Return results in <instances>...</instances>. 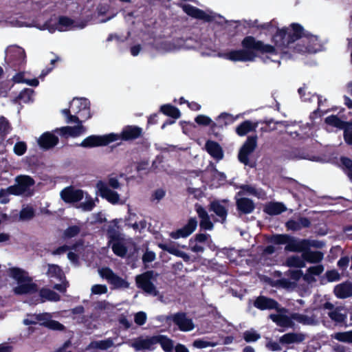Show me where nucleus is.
Here are the masks:
<instances>
[{"mask_svg":"<svg viewBox=\"0 0 352 352\" xmlns=\"http://www.w3.org/2000/svg\"><path fill=\"white\" fill-rule=\"evenodd\" d=\"M81 228L79 226L73 225L65 229L63 233L62 238L64 240L69 239L78 236L80 232Z\"/></svg>","mask_w":352,"mask_h":352,"instance_id":"obj_47","label":"nucleus"},{"mask_svg":"<svg viewBox=\"0 0 352 352\" xmlns=\"http://www.w3.org/2000/svg\"><path fill=\"white\" fill-rule=\"evenodd\" d=\"M38 290V286L36 283L26 281L18 283V285L14 288V292L18 295L34 294Z\"/></svg>","mask_w":352,"mask_h":352,"instance_id":"obj_26","label":"nucleus"},{"mask_svg":"<svg viewBox=\"0 0 352 352\" xmlns=\"http://www.w3.org/2000/svg\"><path fill=\"white\" fill-rule=\"evenodd\" d=\"M153 345H155L154 336L146 337V338H144L142 336H139L136 338H134L131 342L129 343V346L132 347L135 351L153 350Z\"/></svg>","mask_w":352,"mask_h":352,"instance_id":"obj_16","label":"nucleus"},{"mask_svg":"<svg viewBox=\"0 0 352 352\" xmlns=\"http://www.w3.org/2000/svg\"><path fill=\"white\" fill-rule=\"evenodd\" d=\"M10 128V123L8 120L4 118H0V144H1L7 134L9 133V129Z\"/></svg>","mask_w":352,"mask_h":352,"instance_id":"obj_49","label":"nucleus"},{"mask_svg":"<svg viewBox=\"0 0 352 352\" xmlns=\"http://www.w3.org/2000/svg\"><path fill=\"white\" fill-rule=\"evenodd\" d=\"M209 210L214 212L221 219L222 223L226 221L228 216V209L219 201L214 200L211 201L209 205Z\"/></svg>","mask_w":352,"mask_h":352,"instance_id":"obj_29","label":"nucleus"},{"mask_svg":"<svg viewBox=\"0 0 352 352\" xmlns=\"http://www.w3.org/2000/svg\"><path fill=\"white\" fill-rule=\"evenodd\" d=\"M243 338L248 343L254 342L261 338V335L254 329H251L250 330H247L243 332Z\"/></svg>","mask_w":352,"mask_h":352,"instance_id":"obj_53","label":"nucleus"},{"mask_svg":"<svg viewBox=\"0 0 352 352\" xmlns=\"http://www.w3.org/2000/svg\"><path fill=\"white\" fill-rule=\"evenodd\" d=\"M39 296L41 298V302L45 301L58 302L60 300V296L56 292L48 289L41 288L39 291Z\"/></svg>","mask_w":352,"mask_h":352,"instance_id":"obj_34","label":"nucleus"},{"mask_svg":"<svg viewBox=\"0 0 352 352\" xmlns=\"http://www.w3.org/2000/svg\"><path fill=\"white\" fill-rule=\"evenodd\" d=\"M58 141V138L56 135L47 131L40 136L38 144L42 149L47 151L56 146Z\"/></svg>","mask_w":352,"mask_h":352,"instance_id":"obj_19","label":"nucleus"},{"mask_svg":"<svg viewBox=\"0 0 352 352\" xmlns=\"http://www.w3.org/2000/svg\"><path fill=\"white\" fill-rule=\"evenodd\" d=\"M236 210L240 215L252 213L255 209V204L248 197H241L236 201Z\"/></svg>","mask_w":352,"mask_h":352,"instance_id":"obj_23","label":"nucleus"},{"mask_svg":"<svg viewBox=\"0 0 352 352\" xmlns=\"http://www.w3.org/2000/svg\"><path fill=\"white\" fill-rule=\"evenodd\" d=\"M177 6L182 8L183 11L188 16L197 19L204 20L205 21H210L212 18L206 14L204 10L195 7L190 4H184L179 3Z\"/></svg>","mask_w":352,"mask_h":352,"instance_id":"obj_14","label":"nucleus"},{"mask_svg":"<svg viewBox=\"0 0 352 352\" xmlns=\"http://www.w3.org/2000/svg\"><path fill=\"white\" fill-rule=\"evenodd\" d=\"M85 131L86 128L82 124H78L74 126H66L55 130L56 132L59 131L60 135L65 138L68 136L78 137L84 133Z\"/></svg>","mask_w":352,"mask_h":352,"instance_id":"obj_24","label":"nucleus"},{"mask_svg":"<svg viewBox=\"0 0 352 352\" xmlns=\"http://www.w3.org/2000/svg\"><path fill=\"white\" fill-rule=\"evenodd\" d=\"M324 122L327 124L339 129H344L347 124V122L341 120L336 115H331L327 117Z\"/></svg>","mask_w":352,"mask_h":352,"instance_id":"obj_41","label":"nucleus"},{"mask_svg":"<svg viewBox=\"0 0 352 352\" xmlns=\"http://www.w3.org/2000/svg\"><path fill=\"white\" fill-rule=\"evenodd\" d=\"M35 216V211L31 206L23 208L19 212V219L21 221H28Z\"/></svg>","mask_w":352,"mask_h":352,"instance_id":"obj_54","label":"nucleus"},{"mask_svg":"<svg viewBox=\"0 0 352 352\" xmlns=\"http://www.w3.org/2000/svg\"><path fill=\"white\" fill-rule=\"evenodd\" d=\"M16 184L7 188V192L9 195L32 196L33 192L30 188L33 186L35 182L32 177L28 175H20L16 177Z\"/></svg>","mask_w":352,"mask_h":352,"instance_id":"obj_7","label":"nucleus"},{"mask_svg":"<svg viewBox=\"0 0 352 352\" xmlns=\"http://www.w3.org/2000/svg\"><path fill=\"white\" fill-rule=\"evenodd\" d=\"M323 256L324 254L322 252L309 250V263H318L322 260Z\"/></svg>","mask_w":352,"mask_h":352,"instance_id":"obj_60","label":"nucleus"},{"mask_svg":"<svg viewBox=\"0 0 352 352\" xmlns=\"http://www.w3.org/2000/svg\"><path fill=\"white\" fill-rule=\"evenodd\" d=\"M286 210V206L280 202H270L263 208V212L271 216L280 214Z\"/></svg>","mask_w":352,"mask_h":352,"instance_id":"obj_28","label":"nucleus"},{"mask_svg":"<svg viewBox=\"0 0 352 352\" xmlns=\"http://www.w3.org/2000/svg\"><path fill=\"white\" fill-rule=\"evenodd\" d=\"M256 122H258V124H264L265 126H262L261 128V132L267 133L270 132L272 130L276 129V124H278V122H275L274 120L272 118H265L263 120H260L258 121H256Z\"/></svg>","mask_w":352,"mask_h":352,"instance_id":"obj_52","label":"nucleus"},{"mask_svg":"<svg viewBox=\"0 0 352 352\" xmlns=\"http://www.w3.org/2000/svg\"><path fill=\"white\" fill-rule=\"evenodd\" d=\"M100 195L101 197L106 199L112 204H117L120 197L117 192L111 190L104 183L99 182L98 184Z\"/></svg>","mask_w":352,"mask_h":352,"instance_id":"obj_21","label":"nucleus"},{"mask_svg":"<svg viewBox=\"0 0 352 352\" xmlns=\"http://www.w3.org/2000/svg\"><path fill=\"white\" fill-rule=\"evenodd\" d=\"M5 59L8 66L16 72L24 69L27 62L24 49L17 45L7 48Z\"/></svg>","mask_w":352,"mask_h":352,"instance_id":"obj_5","label":"nucleus"},{"mask_svg":"<svg viewBox=\"0 0 352 352\" xmlns=\"http://www.w3.org/2000/svg\"><path fill=\"white\" fill-rule=\"evenodd\" d=\"M27 151V144L25 142H17L14 146V153L19 156H21Z\"/></svg>","mask_w":352,"mask_h":352,"instance_id":"obj_62","label":"nucleus"},{"mask_svg":"<svg viewBox=\"0 0 352 352\" xmlns=\"http://www.w3.org/2000/svg\"><path fill=\"white\" fill-rule=\"evenodd\" d=\"M302 340V337L300 334L295 333H285L280 338V342L281 344H292L294 342H299Z\"/></svg>","mask_w":352,"mask_h":352,"instance_id":"obj_45","label":"nucleus"},{"mask_svg":"<svg viewBox=\"0 0 352 352\" xmlns=\"http://www.w3.org/2000/svg\"><path fill=\"white\" fill-rule=\"evenodd\" d=\"M91 344L96 349L107 350L113 346V342L111 338H107L106 340L94 342Z\"/></svg>","mask_w":352,"mask_h":352,"instance_id":"obj_55","label":"nucleus"},{"mask_svg":"<svg viewBox=\"0 0 352 352\" xmlns=\"http://www.w3.org/2000/svg\"><path fill=\"white\" fill-rule=\"evenodd\" d=\"M257 135H250L240 148L238 153L239 161L245 165L250 162L249 156L254 151L257 146Z\"/></svg>","mask_w":352,"mask_h":352,"instance_id":"obj_10","label":"nucleus"},{"mask_svg":"<svg viewBox=\"0 0 352 352\" xmlns=\"http://www.w3.org/2000/svg\"><path fill=\"white\" fill-rule=\"evenodd\" d=\"M334 338L340 342L352 343V330L346 332H338L334 336Z\"/></svg>","mask_w":352,"mask_h":352,"instance_id":"obj_56","label":"nucleus"},{"mask_svg":"<svg viewBox=\"0 0 352 352\" xmlns=\"http://www.w3.org/2000/svg\"><path fill=\"white\" fill-rule=\"evenodd\" d=\"M36 320L41 322L40 325L45 327L49 329L54 331H64L65 327L57 320L50 319L49 314L43 313L38 314H33L31 316Z\"/></svg>","mask_w":352,"mask_h":352,"instance_id":"obj_12","label":"nucleus"},{"mask_svg":"<svg viewBox=\"0 0 352 352\" xmlns=\"http://www.w3.org/2000/svg\"><path fill=\"white\" fill-rule=\"evenodd\" d=\"M344 140L349 145H352V122H347L346 127L344 128Z\"/></svg>","mask_w":352,"mask_h":352,"instance_id":"obj_59","label":"nucleus"},{"mask_svg":"<svg viewBox=\"0 0 352 352\" xmlns=\"http://www.w3.org/2000/svg\"><path fill=\"white\" fill-rule=\"evenodd\" d=\"M52 18L46 21L44 23V26L49 30L50 32L53 33L56 30L60 32L67 31L73 28H79L80 29L84 28L87 23V21H81L80 23H77L74 19L67 16H59L58 19L54 23Z\"/></svg>","mask_w":352,"mask_h":352,"instance_id":"obj_6","label":"nucleus"},{"mask_svg":"<svg viewBox=\"0 0 352 352\" xmlns=\"http://www.w3.org/2000/svg\"><path fill=\"white\" fill-rule=\"evenodd\" d=\"M286 275L289 276L290 279L294 280L295 281L299 280L300 278L302 277L304 280L308 282V270H307V272L305 274H303L301 270H289L286 272Z\"/></svg>","mask_w":352,"mask_h":352,"instance_id":"obj_50","label":"nucleus"},{"mask_svg":"<svg viewBox=\"0 0 352 352\" xmlns=\"http://www.w3.org/2000/svg\"><path fill=\"white\" fill-rule=\"evenodd\" d=\"M157 274L153 270H148L141 274L136 276L135 282L137 287L145 293L153 296L158 294V291L153 283L156 279Z\"/></svg>","mask_w":352,"mask_h":352,"instance_id":"obj_8","label":"nucleus"},{"mask_svg":"<svg viewBox=\"0 0 352 352\" xmlns=\"http://www.w3.org/2000/svg\"><path fill=\"white\" fill-rule=\"evenodd\" d=\"M324 271V266L321 264L309 267V283L314 280V276H319Z\"/></svg>","mask_w":352,"mask_h":352,"instance_id":"obj_58","label":"nucleus"},{"mask_svg":"<svg viewBox=\"0 0 352 352\" xmlns=\"http://www.w3.org/2000/svg\"><path fill=\"white\" fill-rule=\"evenodd\" d=\"M82 245V241L80 240L79 243H76L74 244H73L72 245H63L62 246H60L58 248H57L56 249H55L53 252H52V254L54 255H59V254H63L64 252H65L67 250H76L78 246Z\"/></svg>","mask_w":352,"mask_h":352,"instance_id":"obj_57","label":"nucleus"},{"mask_svg":"<svg viewBox=\"0 0 352 352\" xmlns=\"http://www.w3.org/2000/svg\"><path fill=\"white\" fill-rule=\"evenodd\" d=\"M100 274L102 278H105L112 285L113 289H126L129 287L128 281L115 274L109 267L102 268Z\"/></svg>","mask_w":352,"mask_h":352,"instance_id":"obj_11","label":"nucleus"},{"mask_svg":"<svg viewBox=\"0 0 352 352\" xmlns=\"http://www.w3.org/2000/svg\"><path fill=\"white\" fill-rule=\"evenodd\" d=\"M235 120V118L232 115L223 112L216 118V121L219 123V126L220 129H222L225 126L230 125L232 124Z\"/></svg>","mask_w":352,"mask_h":352,"instance_id":"obj_44","label":"nucleus"},{"mask_svg":"<svg viewBox=\"0 0 352 352\" xmlns=\"http://www.w3.org/2000/svg\"><path fill=\"white\" fill-rule=\"evenodd\" d=\"M154 342L160 344L165 352H170L173 349V340L164 335L154 336Z\"/></svg>","mask_w":352,"mask_h":352,"instance_id":"obj_36","label":"nucleus"},{"mask_svg":"<svg viewBox=\"0 0 352 352\" xmlns=\"http://www.w3.org/2000/svg\"><path fill=\"white\" fill-rule=\"evenodd\" d=\"M197 226V220L196 217H190L184 226L172 232L170 236L174 239L188 237L196 230Z\"/></svg>","mask_w":352,"mask_h":352,"instance_id":"obj_13","label":"nucleus"},{"mask_svg":"<svg viewBox=\"0 0 352 352\" xmlns=\"http://www.w3.org/2000/svg\"><path fill=\"white\" fill-rule=\"evenodd\" d=\"M9 275L16 280L17 283L32 280V278L28 276V272L16 267L9 268Z\"/></svg>","mask_w":352,"mask_h":352,"instance_id":"obj_31","label":"nucleus"},{"mask_svg":"<svg viewBox=\"0 0 352 352\" xmlns=\"http://www.w3.org/2000/svg\"><path fill=\"white\" fill-rule=\"evenodd\" d=\"M173 321L182 331H190L195 327L192 320L188 318L184 312H178L174 314Z\"/></svg>","mask_w":352,"mask_h":352,"instance_id":"obj_18","label":"nucleus"},{"mask_svg":"<svg viewBox=\"0 0 352 352\" xmlns=\"http://www.w3.org/2000/svg\"><path fill=\"white\" fill-rule=\"evenodd\" d=\"M287 133L294 139L302 140L308 138L306 127L299 126L298 130H290Z\"/></svg>","mask_w":352,"mask_h":352,"instance_id":"obj_51","label":"nucleus"},{"mask_svg":"<svg viewBox=\"0 0 352 352\" xmlns=\"http://www.w3.org/2000/svg\"><path fill=\"white\" fill-rule=\"evenodd\" d=\"M77 103L78 105L76 106V109H74V101L70 104V108L72 109V111L76 113H80L81 112L84 113L85 114H87V116L85 117V119H89L91 118L90 114V108L89 107V102L87 99L80 98L77 99Z\"/></svg>","mask_w":352,"mask_h":352,"instance_id":"obj_33","label":"nucleus"},{"mask_svg":"<svg viewBox=\"0 0 352 352\" xmlns=\"http://www.w3.org/2000/svg\"><path fill=\"white\" fill-rule=\"evenodd\" d=\"M314 97H316L318 100V108L312 112L311 115L309 116V118L312 120L322 117L324 113H327L330 110L327 106L324 105L327 102L326 98L323 99L322 96L316 94H314L312 98Z\"/></svg>","mask_w":352,"mask_h":352,"instance_id":"obj_27","label":"nucleus"},{"mask_svg":"<svg viewBox=\"0 0 352 352\" xmlns=\"http://www.w3.org/2000/svg\"><path fill=\"white\" fill-rule=\"evenodd\" d=\"M268 241L274 245H285L286 252H302V258L308 261V239L300 240L287 234H275Z\"/></svg>","mask_w":352,"mask_h":352,"instance_id":"obj_2","label":"nucleus"},{"mask_svg":"<svg viewBox=\"0 0 352 352\" xmlns=\"http://www.w3.org/2000/svg\"><path fill=\"white\" fill-rule=\"evenodd\" d=\"M334 295L340 299H345L352 296V282L346 280L336 285L333 289Z\"/></svg>","mask_w":352,"mask_h":352,"instance_id":"obj_22","label":"nucleus"},{"mask_svg":"<svg viewBox=\"0 0 352 352\" xmlns=\"http://www.w3.org/2000/svg\"><path fill=\"white\" fill-rule=\"evenodd\" d=\"M270 317L279 327H293L294 326V322L291 316L284 314H271Z\"/></svg>","mask_w":352,"mask_h":352,"instance_id":"obj_32","label":"nucleus"},{"mask_svg":"<svg viewBox=\"0 0 352 352\" xmlns=\"http://www.w3.org/2000/svg\"><path fill=\"white\" fill-rule=\"evenodd\" d=\"M302 226L305 228L308 227V218H302L301 223L293 219H290L285 223V227L287 228V230L297 231L300 230Z\"/></svg>","mask_w":352,"mask_h":352,"instance_id":"obj_43","label":"nucleus"},{"mask_svg":"<svg viewBox=\"0 0 352 352\" xmlns=\"http://www.w3.org/2000/svg\"><path fill=\"white\" fill-rule=\"evenodd\" d=\"M305 262H308V261H305L302 256L300 257L299 256L293 255L289 256L285 261V265L290 267H298L300 268L305 267Z\"/></svg>","mask_w":352,"mask_h":352,"instance_id":"obj_42","label":"nucleus"},{"mask_svg":"<svg viewBox=\"0 0 352 352\" xmlns=\"http://www.w3.org/2000/svg\"><path fill=\"white\" fill-rule=\"evenodd\" d=\"M47 274L50 278H55L59 281H62L63 279H65V276L63 270L58 265L49 264Z\"/></svg>","mask_w":352,"mask_h":352,"instance_id":"obj_38","label":"nucleus"},{"mask_svg":"<svg viewBox=\"0 0 352 352\" xmlns=\"http://www.w3.org/2000/svg\"><path fill=\"white\" fill-rule=\"evenodd\" d=\"M324 45L322 42L316 35L309 34V54H315L322 51Z\"/></svg>","mask_w":352,"mask_h":352,"instance_id":"obj_39","label":"nucleus"},{"mask_svg":"<svg viewBox=\"0 0 352 352\" xmlns=\"http://www.w3.org/2000/svg\"><path fill=\"white\" fill-rule=\"evenodd\" d=\"M160 112L174 120H177L181 116V112L179 109L170 104H165L162 105L160 108Z\"/></svg>","mask_w":352,"mask_h":352,"instance_id":"obj_35","label":"nucleus"},{"mask_svg":"<svg viewBox=\"0 0 352 352\" xmlns=\"http://www.w3.org/2000/svg\"><path fill=\"white\" fill-rule=\"evenodd\" d=\"M143 129L136 125L125 126L120 134V138L123 141H132L143 136Z\"/></svg>","mask_w":352,"mask_h":352,"instance_id":"obj_15","label":"nucleus"},{"mask_svg":"<svg viewBox=\"0 0 352 352\" xmlns=\"http://www.w3.org/2000/svg\"><path fill=\"white\" fill-rule=\"evenodd\" d=\"M118 221L113 219L111 221L107 229V237L108 239V246L111 247L113 252L120 256L124 257L127 253V248L124 243V238L118 230Z\"/></svg>","mask_w":352,"mask_h":352,"instance_id":"obj_4","label":"nucleus"},{"mask_svg":"<svg viewBox=\"0 0 352 352\" xmlns=\"http://www.w3.org/2000/svg\"><path fill=\"white\" fill-rule=\"evenodd\" d=\"M158 247L164 251H166L173 255H175L181 258H187L188 256L184 252L178 250L174 245L173 244H167V243H158Z\"/></svg>","mask_w":352,"mask_h":352,"instance_id":"obj_40","label":"nucleus"},{"mask_svg":"<svg viewBox=\"0 0 352 352\" xmlns=\"http://www.w3.org/2000/svg\"><path fill=\"white\" fill-rule=\"evenodd\" d=\"M329 317L336 323L341 324L346 321V314H342L339 307L335 308L328 314Z\"/></svg>","mask_w":352,"mask_h":352,"instance_id":"obj_46","label":"nucleus"},{"mask_svg":"<svg viewBox=\"0 0 352 352\" xmlns=\"http://www.w3.org/2000/svg\"><path fill=\"white\" fill-rule=\"evenodd\" d=\"M119 139L118 135L110 133L104 135H91L84 139L81 143L77 146L83 148H93L101 146H107Z\"/></svg>","mask_w":352,"mask_h":352,"instance_id":"obj_9","label":"nucleus"},{"mask_svg":"<svg viewBox=\"0 0 352 352\" xmlns=\"http://www.w3.org/2000/svg\"><path fill=\"white\" fill-rule=\"evenodd\" d=\"M241 46L243 49L231 50L225 54V57L233 62H252L260 54L276 55L277 54L274 46L256 40L252 36L244 37L241 41Z\"/></svg>","mask_w":352,"mask_h":352,"instance_id":"obj_1","label":"nucleus"},{"mask_svg":"<svg viewBox=\"0 0 352 352\" xmlns=\"http://www.w3.org/2000/svg\"><path fill=\"white\" fill-rule=\"evenodd\" d=\"M258 122H252L250 120L242 122L236 128V133L238 135L242 137L246 135L250 132L256 131Z\"/></svg>","mask_w":352,"mask_h":352,"instance_id":"obj_30","label":"nucleus"},{"mask_svg":"<svg viewBox=\"0 0 352 352\" xmlns=\"http://www.w3.org/2000/svg\"><path fill=\"white\" fill-rule=\"evenodd\" d=\"M193 346L197 349H204L208 346H214V344L203 339H197L193 342Z\"/></svg>","mask_w":352,"mask_h":352,"instance_id":"obj_64","label":"nucleus"},{"mask_svg":"<svg viewBox=\"0 0 352 352\" xmlns=\"http://www.w3.org/2000/svg\"><path fill=\"white\" fill-rule=\"evenodd\" d=\"M205 148L207 153L214 160L219 161L223 157V151L220 144L212 140H208L206 142Z\"/></svg>","mask_w":352,"mask_h":352,"instance_id":"obj_25","label":"nucleus"},{"mask_svg":"<svg viewBox=\"0 0 352 352\" xmlns=\"http://www.w3.org/2000/svg\"><path fill=\"white\" fill-rule=\"evenodd\" d=\"M341 276L336 270H327L323 276H320V283L325 285L327 283L338 281Z\"/></svg>","mask_w":352,"mask_h":352,"instance_id":"obj_37","label":"nucleus"},{"mask_svg":"<svg viewBox=\"0 0 352 352\" xmlns=\"http://www.w3.org/2000/svg\"><path fill=\"white\" fill-rule=\"evenodd\" d=\"M340 161L343 170L352 181V160L348 157L342 156Z\"/></svg>","mask_w":352,"mask_h":352,"instance_id":"obj_48","label":"nucleus"},{"mask_svg":"<svg viewBox=\"0 0 352 352\" xmlns=\"http://www.w3.org/2000/svg\"><path fill=\"white\" fill-rule=\"evenodd\" d=\"M195 121L198 125L200 126H209L213 122L210 117L201 114L198 115L195 118Z\"/></svg>","mask_w":352,"mask_h":352,"instance_id":"obj_61","label":"nucleus"},{"mask_svg":"<svg viewBox=\"0 0 352 352\" xmlns=\"http://www.w3.org/2000/svg\"><path fill=\"white\" fill-rule=\"evenodd\" d=\"M278 305L276 300L264 296H259L254 302V306L260 310L278 309Z\"/></svg>","mask_w":352,"mask_h":352,"instance_id":"obj_20","label":"nucleus"},{"mask_svg":"<svg viewBox=\"0 0 352 352\" xmlns=\"http://www.w3.org/2000/svg\"><path fill=\"white\" fill-rule=\"evenodd\" d=\"M304 34V28L299 23H293L289 27L277 28L272 40L278 47L286 48L299 40Z\"/></svg>","mask_w":352,"mask_h":352,"instance_id":"obj_3","label":"nucleus"},{"mask_svg":"<svg viewBox=\"0 0 352 352\" xmlns=\"http://www.w3.org/2000/svg\"><path fill=\"white\" fill-rule=\"evenodd\" d=\"M274 285L278 287H281V288H284V289H289V288L292 287L293 283L291 282L287 278H283L276 280V282H275Z\"/></svg>","mask_w":352,"mask_h":352,"instance_id":"obj_63","label":"nucleus"},{"mask_svg":"<svg viewBox=\"0 0 352 352\" xmlns=\"http://www.w3.org/2000/svg\"><path fill=\"white\" fill-rule=\"evenodd\" d=\"M60 197L65 203H76L82 199L83 191L80 189H74L72 186H68L60 192Z\"/></svg>","mask_w":352,"mask_h":352,"instance_id":"obj_17","label":"nucleus"}]
</instances>
